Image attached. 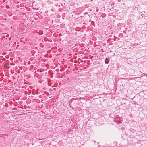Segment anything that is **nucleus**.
<instances>
[{"mask_svg": "<svg viewBox=\"0 0 147 147\" xmlns=\"http://www.w3.org/2000/svg\"><path fill=\"white\" fill-rule=\"evenodd\" d=\"M4 67L6 69H9V63H6L4 65Z\"/></svg>", "mask_w": 147, "mask_h": 147, "instance_id": "f257e3e1", "label": "nucleus"}, {"mask_svg": "<svg viewBox=\"0 0 147 147\" xmlns=\"http://www.w3.org/2000/svg\"><path fill=\"white\" fill-rule=\"evenodd\" d=\"M109 60L106 58L105 61V64H108L109 63Z\"/></svg>", "mask_w": 147, "mask_h": 147, "instance_id": "f03ea898", "label": "nucleus"}, {"mask_svg": "<svg viewBox=\"0 0 147 147\" xmlns=\"http://www.w3.org/2000/svg\"><path fill=\"white\" fill-rule=\"evenodd\" d=\"M117 122L118 123H120L121 122V121H120V120H118L117 121Z\"/></svg>", "mask_w": 147, "mask_h": 147, "instance_id": "7ed1b4c3", "label": "nucleus"}]
</instances>
